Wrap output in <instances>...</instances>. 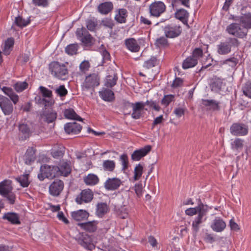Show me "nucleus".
<instances>
[{
	"mask_svg": "<svg viewBox=\"0 0 251 251\" xmlns=\"http://www.w3.org/2000/svg\"><path fill=\"white\" fill-rule=\"evenodd\" d=\"M40 90L43 95V96L48 98V99H43V101L45 103V106H49L51 105L52 103V100L50 98L52 95L51 91L43 86L40 87Z\"/></svg>",
	"mask_w": 251,
	"mask_h": 251,
	"instance_id": "72a5a7b5",
	"label": "nucleus"
},
{
	"mask_svg": "<svg viewBox=\"0 0 251 251\" xmlns=\"http://www.w3.org/2000/svg\"><path fill=\"white\" fill-rule=\"evenodd\" d=\"M49 69L51 75L58 79L65 80L68 77V70L63 64L52 62L50 64Z\"/></svg>",
	"mask_w": 251,
	"mask_h": 251,
	"instance_id": "f03ea898",
	"label": "nucleus"
},
{
	"mask_svg": "<svg viewBox=\"0 0 251 251\" xmlns=\"http://www.w3.org/2000/svg\"><path fill=\"white\" fill-rule=\"evenodd\" d=\"M127 11L125 8L117 10V13L115 16V20L120 24L126 23L127 17Z\"/></svg>",
	"mask_w": 251,
	"mask_h": 251,
	"instance_id": "bb28decb",
	"label": "nucleus"
},
{
	"mask_svg": "<svg viewBox=\"0 0 251 251\" xmlns=\"http://www.w3.org/2000/svg\"><path fill=\"white\" fill-rule=\"evenodd\" d=\"M238 62V60L235 57L228 58L226 60L221 61L222 65L227 64L231 67H234Z\"/></svg>",
	"mask_w": 251,
	"mask_h": 251,
	"instance_id": "603ef678",
	"label": "nucleus"
},
{
	"mask_svg": "<svg viewBox=\"0 0 251 251\" xmlns=\"http://www.w3.org/2000/svg\"><path fill=\"white\" fill-rule=\"evenodd\" d=\"M198 206L193 208H187L185 212L187 215L193 216L197 214H198L200 211L202 210V208H205L207 207V205L204 204L200 199H197Z\"/></svg>",
	"mask_w": 251,
	"mask_h": 251,
	"instance_id": "5701e85b",
	"label": "nucleus"
},
{
	"mask_svg": "<svg viewBox=\"0 0 251 251\" xmlns=\"http://www.w3.org/2000/svg\"><path fill=\"white\" fill-rule=\"evenodd\" d=\"M83 91L89 96H92L94 91V75H90L87 76L83 83Z\"/></svg>",
	"mask_w": 251,
	"mask_h": 251,
	"instance_id": "9d476101",
	"label": "nucleus"
},
{
	"mask_svg": "<svg viewBox=\"0 0 251 251\" xmlns=\"http://www.w3.org/2000/svg\"><path fill=\"white\" fill-rule=\"evenodd\" d=\"M115 211L117 214L122 219H125L127 217V209L125 206H121L120 208L115 207Z\"/></svg>",
	"mask_w": 251,
	"mask_h": 251,
	"instance_id": "5fc2aeb1",
	"label": "nucleus"
},
{
	"mask_svg": "<svg viewBox=\"0 0 251 251\" xmlns=\"http://www.w3.org/2000/svg\"><path fill=\"white\" fill-rule=\"evenodd\" d=\"M28 83L25 81H19L14 85L15 90L17 92H21L27 88Z\"/></svg>",
	"mask_w": 251,
	"mask_h": 251,
	"instance_id": "8fccbe9b",
	"label": "nucleus"
},
{
	"mask_svg": "<svg viewBox=\"0 0 251 251\" xmlns=\"http://www.w3.org/2000/svg\"><path fill=\"white\" fill-rule=\"evenodd\" d=\"M56 167L57 171L59 172V173H57L58 176H66L71 171L70 162L64 160L61 161L59 164V166H56Z\"/></svg>",
	"mask_w": 251,
	"mask_h": 251,
	"instance_id": "dca6fc26",
	"label": "nucleus"
},
{
	"mask_svg": "<svg viewBox=\"0 0 251 251\" xmlns=\"http://www.w3.org/2000/svg\"><path fill=\"white\" fill-rule=\"evenodd\" d=\"M174 96L173 95H165L161 100V103L165 106H168L174 100Z\"/></svg>",
	"mask_w": 251,
	"mask_h": 251,
	"instance_id": "052dcab7",
	"label": "nucleus"
},
{
	"mask_svg": "<svg viewBox=\"0 0 251 251\" xmlns=\"http://www.w3.org/2000/svg\"><path fill=\"white\" fill-rule=\"evenodd\" d=\"M175 17L180 20L184 24L188 25L189 13L186 10L183 8L176 9L175 13Z\"/></svg>",
	"mask_w": 251,
	"mask_h": 251,
	"instance_id": "b1692460",
	"label": "nucleus"
},
{
	"mask_svg": "<svg viewBox=\"0 0 251 251\" xmlns=\"http://www.w3.org/2000/svg\"><path fill=\"white\" fill-rule=\"evenodd\" d=\"M144 103H145V105H149L151 108H152L156 111H159L160 110V107L159 105L156 103V102L152 100H148L144 102Z\"/></svg>",
	"mask_w": 251,
	"mask_h": 251,
	"instance_id": "680f3d73",
	"label": "nucleus"
},
{
	"mask_svg": "<svg viewBox=\"0 0 251 251\" xmlns=\"http://www.w3.org/2000/svg\"><path fill=\"white\" fill-rule=\"evenodd\" d=\"M57 168L55 166L44 165L40 167V174H38V177L40 180H43L45 177L53 179L58 176Z\"/></svg>",
	"mask_w": 251,
	"mask_h": 251,
	"instance_id": "7ed1b4c3",
	"label": "nucleus"
},
{
	"mask_svg": "<svg viewBox=\"0 0 251 251\" xmlns=\"http://www.w3.org/2000/svg\"><path fill=\"white\" fill-rule=\"evenodd\" d=\"M55 92L60 96L62 97L67 94V90L64 86L61 85L55 89Z\"/></svg>",
	"mask_w": 251,
	"mask_h": 251,
	"instance_id": "338daca9",
	"label": "nucleus"
},
{
	"mask_svg": "<svg viewBox=\"0 0 251 251\" xmlns=\"http://www.w3.org/2000/svg\"><path fill=\"white\" fill-rule=\"evenodd\" d=\"M65 117L68 119H74L81 121V118L78 116L75 111L71 108L66 109L64 112Z\"/></svg>",
	"mask_w": 251,
	"mask_h": 251,
	"instance_id": "58836bf2",
	"label": "nucleus"
},
{
	"mask_svg": "<svg viewBox=\"0 0 251 251\" xmlns=\"http://www.w3.org/2000/svg\"><path fill=\"white\" fill-rule=\"evenodd\" d=\"M198 64L197 59L190 56L186 58L182 63V68L184 69H187L195 66Z\"/></svg>",
	"mask_w": 251,
	"mask_h": 251,
	"instance_id": "e433bc0d",
	"label": "nucleus"
},
{
	"mask_svg": "<svg viewBox=\"0 0 251 251\" xmlns=\"http://www.w3.org/2000/svg\"><path fill=\"white\" fill-rule=\"evenodd\" d=\"M16 180L23 187H27L29 184L28 175L24 174L16 178Z\"/></svg>",
	"mask_w": 251,
	"mask_h": 251,
	"instance_id": "ea45409f",
	"label": "nucleus"
},
{
	"mask_svg": "<svg viewBox=\"0 0 251 251\" xmlns=\"http://www.w3.org/2000/svg\"><path fill=\"white\" fill-rule=\"evenodd\" d=\"M226 31L232 35L240 38L245 37L248 33V30H244L241 27V24L232 23L226 27Z\"/></svg>",
	"mask_w": 251,
	"mask_h": 251,
	"instance_id": "39448f33",
	"label": "nucleus"
},
{
	"mask_svg": "<svg viewBox=\"0 0 251 251\" xmlns=\"http://www.w3.org/2000/svg\"><path fill=\"white\" fill-rule=\"evenodd\" d=\"M78 225L81 228L90 232H93L94 230V223L93 221L84 223H79Z\"/></svg>",
	"mask_w": 251,
	"mask_h": 251,
	"instance_id": "de8ad7c7",
	"label": "nucleus"
},
{
	"mask_svg": "<svg viewBox=\"0 0 251 251\" xmlns=\"http://www.w3.org/2000/svg\"><path fill=\"white\" fill-rule=\"evenodd\" d=\"M45 120L48 123H52L56 118V113L52 109L44 114Z\"/></svg>",
	"mask_w": 251,
	"mask_h": 251,
	"instance_id": "3c124183",
	"label": "nucleus"
},
{
	"mask_svg": "<svg viewBox=\"0 0 251 251\" xmlns=\"http://www.w3.org/2000/svg\"><path fill=\"white\" fill-rule=\"evenodd\" d=\"M230 132L234 136H245L248 133V127L243 123H233L230 127Z\"/></svg>",
	"mask_w": 251,
	"mask_h": 251,
	"instance_id": "423d86ee",
	"label": "nucleus"
},
{
	"mask_svg": "<svg viewBox=\"0 0 251 251\" xmlns=\"http://www.w3.org/2000/svg\"><path fill=\"white\" fill-rule=\"evenodd\" d=\"M14 44V40L13 38H9L5 41L3 47V52L5 55H8L11 51Z\"/></svg>",
	"mask_w": 251,
	"mask_h": 251,
	"instance_id": "c9c22d12",
	"label": "nucleus"
},
{
	"mask_svg": "<svg viewBox=\"0 0 251 251\" xmlns=\"http://www.w3.org/2000/svg\"><path fill=\"white\" fill-rule=\"evenodd\" d=\"M166 10L165 4L160 1H155L149 6V11L151 15L158 17Z\"/></svg>",
	"mask_w": 251,
	"mask_h": 251,
	"instance_id": "0eeeda50",
	"label": "nucleus"
},
{
	"mask_svg": "<svg viewBox=\"0 0 251 251\" xmlns=\"http://www.w3.org/2000/svg\"><path fill=\"white\" fill-rule=\"evenodd\" d=\"M84 182L87 185L93 186L94 185V174H89L84 177Z\"/></svg>",
	"mask_w": 251,
	"mask_h": 251,
	"instance_id": "13d9d810",
	"label": "nucleus"
},
{
	"mask_svg": "<svg viewBox=\"0 0 251 251\" xmlns=\"http://www.w3.org/2000/svg\"><path fill=\"white\" fill-rule=\"evenodd\" d=\"M242 90L243 94L246 96L251 99V83L246 84Z\"/></svg>",
	"mask_w": 251,
	"mask_h": 251,
	"instance_id": "e2e57ef3",
	"label": "nucleus"
},
{
	"mask_svg": "<svg viewBox=\"0 0 251 251\" xmlns=\"http://www.w3.org/2000/svg\"><path fill=\"white\" fill-rule=\"evenodd\" d=\"M134 190L138 197L140 198L142 196L143 186L141 183L136 184L134 186Z\"/></svg>",
	"mask_w": 251,
	"mask_h": 251,
	"instance_id": "69168bd1",
	"label": "nucleus"
},
{
	"mask_svg": "<svg viewBox=\"0 0 251 251\" xmlns=\"http://www.w3.org/2000/svg\"><path fill=\"white\" fill-rule=\"evenodd\" d=\"M125 45L126 47L132 52H137L140 50V46L137 41L133 38L126 39Z\"/></svg>",
	"mask_w": 251,
	"mask_h": 251,
	"instance_id": "c85d7f7f",
	"label": "nucleus"
},
{
	"mask_svg": "<svg viewBox=\"0 0 251 251\" xmlns=\"http://www.w3.org/2000/svg\"><path fill=\"white\" fill-rule=\"evenodd\" d=\"M118 79V76L116 73L114 74L113 75H107L104 81V86H106L107 88H112L116 84Z\"/></svg>",
	"mask_w": 251,
	"mask_h": 251,
	"instance_id": "f704fd0d",
	"label": "nucleus"
},
{
	"mask_svg": "<svg viewBox=\"0 0 251 251\" xmlns=\"http://www.w3.org/2000/svg\"><path fill=\"white\" fill-rule=\"evenodd\" d=\"M208 211V206L205 208H202V210L198 214L197 216L192 222V226L193 231L195 233H197L199 230L200 225L206 220V218H204L207 214Z\"/></svg>",
	"mask_w": 251,
	"mask_h": 251,
	"instance_id": "6e6552de",
	"label": "nucleus"
},
{
	"mask_svg": "<svg viewBox=\"0 0 251 251\" xmlns=\"http://www.w3.org/2000/svg\"><path fill=\"white\" fill-rule=\"evenodd\" d=\"M99 93L101 99L105 101L111 102L115 100L114 92L108 88H102Z\"/></svg>",
	"mask_w": 251,
	"mask_h": 251,
	"instance_id": "412c9836",
	"label": "nucleus"
},
{
	"mask_svg": "<svg viewBox=\"0 0 251 251\" xmlns=\"http://www.w3.org/2000/svg\"><path fill=\"white\" fill-rule=\"evenodd\" d=\"M76 35L77 39L86 45H89L92 40L91 35L83 28L77 29Z\"/></svg>",
	"mask_w": 251,
	"mask_h": 251,
	"instance_id": "f8f14e48",
	"label": "nucleus"
},
{
	"mask_svg": "<svg viewBox=\"0 0 251 251\" xmlns=\"http://www.w3.org/2000/svg\"><path fill=\"white\" fill-rule=\"evenodd\" d=\"M122 184V181L117 177L108 178L104 183L105 188L108 191H114L119 188Z\"/></svg>",
	"mask_w": 251,
	"mask_h": 251,
	"instance_id": "4468645a",
	"label": "nucleus"
},
{
	"mask_svg": "<svg viewBox=\"0 0 251 251\" xmlns=\"http://www.w3.org/2000/svg\"><path fill=\"white\" fill-rule=\"evenodd\" d=\"M2 219L7 220L12 224L18 225L20 224L19 215L14 212H7L5 213Z\"/></svg>",
	"mask_w": 251,
	"mask_h": 251,
	"instance_id": "a878e982",
	"label": "nucleus"
},
{
	"mask_svg": "<svg viewBox=\"0 0 251 251\" xmlns=\"http://www.w3.org/2000/svg\"><path fill=\"white\" fill-rule=\"evenodd\" d=\"M167 37L161 36L156 39L154 45L158 48H165L169 46Z\"/></svg>",
	"mask_w": 251,
	"mask_h": 251,
	"instance_id": "79ce46f5",
	"label": "nucleus"
},
{
	"mask_svg": "<svg viewBox=\"0 0 251 251\" xmlns=\"http://www.w3.org/2000/svg\"><path fill=\"white\" fill-rule=\"evenodd\" d=\"M64 187L63 182L60 180L53 181L49 187V192L50 195L57 196L62 191Z\"/></svg>",
	"mask_w": 251,
	"mask_h": 251,
	"instance_id": "ddd939ff",
	"label": "nucleus"
},
{
	"mask_svg": "<svg viewBox=\"0 0 251 251\" xmlns=\"http://www.w3.org/2000/svg\"><path fill=\"white\" fill-rule=\"evenodd\" d=\"M0 107L5 115H10L13 110L12 104L7 98L3 97L0 98Z\"/></svg>",
	"mask_w": 251,
	"mask_h": 251,
	"instance_id": "6ab92c4d",
	"label": "nucleus"
},
{
	"mask_svg": "<svg viewBox=\"0 0 251 251\" xmlns=\"http://www.w3.org/2000/svg\"><path fill=\"white\" fill-rule=\"evenodd\" d=\"M113 8V3L111 2H105L100 4L98 7L99 12L102 14H107Z\"/></svg>",
	"mask_w": 251,
	"mask_h": 251,
	"instance_id": "7c9ffc66",
	"label": "nucleus"
},
{
	"mask_svg": "<svg viewBox=\"0 0 251 251\" xmlns=\"http://www.w3.org/2000/svg\"><path fill=\"white\" fill-rule=\"evenodd\" d=\"M143 167L140 164L135 167L134 171V179L135 180H138L140 178L143 173Z\"/></svg>",
	"mask_w": 251,
	"mask_h": 251,
	"instance_id": "6e6d98bb",
	"label": "nucleus"
},
{
	"mask_svg": "<svg viewBox=\"0 0 251 251\" xmlns=\"http://www.w3.org/2000/svg\"><path fill=\"white\" fill-rule=\"evenodd\" d=\"M244 140L236 138L231 143V148L233 151H240L243 148Z\"/></svg>",
	"mask_w": 251,
	"mask_h": 251,
	"instance_id": "4c0bfd02",
	"label": "nucleus"
},
{
	"mask_svg": "<svg viewBox=\"0 0 251 251\" xmlns=\"http://www.w3.org/2000/svg\"><path fill=\"white\" fill-rule=\"evenodd\" d=\"M163 31L166 37L174 38L181 34L182 28L179 24H171L166 25L163 28Z\"/></svg>",
	"mask_w": 251,
	"mask_h": 251,
	"instance_id": "20e7f679",
	"label": "nucleus"
},
{
	"mask_svg": "<svg viewBox=\"0 0 251 251\" xmlns=\"http://www.w3.org/2000/svg\"><path fill=\"white\" fill-rule=\"evenodd\" d=\"M11 181L4 180L0 183V194L2 196L12 191Z\"/></svg>",
	"mask_w": 251,
	"mask_h": 251,
	"instance_id": "cd10ccee",
	"label": "nucleus"
},
{
	"mask_svg": "<svg viewBox=\"0 0 251 251\" xmlns=\"http://www.w3.org/2000/svg\"><path fill=\"white\" fill-rule=\"evenodd\" d=\"M81 129V126L80 124L75 122L69 123L64 126V130L68 134H77Z\"/></svg>",
	"mask_w": 251,
	"mask_h": 251,
	"instance_id": "4be33fe9",
	"label": "nucleus"
},
{
	"mask_svg": "<svg viewBox=\"0 0 251 251\" xmlns=\"http://www.w3.org/2000/svg\"><path fill=\"white\" fill-rule=\"evenodd\" d=\"M235 21H239L242 26L248 30L251 28V13H248L237 17Z\"/></svg>",
	"mask_w": 251,
	"mask_h": 251,
	"instance_id": "a211bd4d",
	"label": "nucleus"
},
{
	"mask_svg": "<svg viewBox=\"0 0 251 251\" xmlns=\"http://www.w3.org/2000/svg\"><path fill=\"white\" fill-rule=\"evenodd\" d=\"M2 92L8 96L14 104H16L19 100V97L13 91V90L7 87H3L1 88Z\"/></svg>",
	"mask_w": 251,
	"mask_h": 251,
	"instance_id": "473e14b6",
	"label": "nucleus"
},
{
	"mask_svg": "<svg viewBox=\"0 0 251 251\" xmlns=\"http://www.w3.org/2000/svg\"><path fill=\"white\" fill-rule=\"evenodd\" d=\"M226 227V224L220 217H216L211 225V228L215 232L223 231Z\"/></svg>",
	"mask_w": 251,
	"mask_h": 251,
	"instance_id": "aec40b11",
	"label": "nucleus"
},
{
	"mask_svg": "<svg viewBox=\"0 0 251 251\" xmlns=\"http://www.w3.org/2000/svg\"><path fill=\"white\" fill-rule=\"evenodd\" d=\"M19 129L23 139H26L28 137L30 134V130L27 125L20 124L19 126Z\"/></svg>",
	"mask_w": 251,
	"mask_h": 251,
	"instance_id": "a19ab883",
	"label": "nucleus"
},
{
	"mask_svg": "<svg viewBox=\"0 0 251 251\" xmlns=\"http://www.w3.org/2000/svg\"><path fill=\"white\" fill-rule=\"evenodd\" d=\"M133 103L129 101H125L124 103L123 110L126 114H129L132 110Z\"/></svg>",
	"mask_w": 251,
	"mask_h": 251,
	"instance_id": "0e129e2a",
	"label": "nucleus"
},
{
	"mask_svg": "<svg viewBox=\"0 0 251 251\" xmlns=\"http://www.w3.org/2000/svg\"><path fill=\"white\" fill-rule=\"evenodd\" d=\"M71 216L75 220L80 221L87 219L89 216V214L85 210H79L72 212Z\"/></svg>",
	"mask_w": 251,
	"mask_h": 251,
	"instance_id": "2f4dec72",
	"label": "nucleus"
},
{
	"mask_svg": "<svg viewBox=\"0 0 251 251\" xmlns=\"http://www.w3.org/2000/svg\"><path fill=\"white\" fill-rule=\"evenodd\" d=\"M35 159L34 151L33 148L27 150L25 154V160L26 164H29Z\"/></svg>",
	"mask_w": 251,
	"mask_h": 251,
	"instance_id": "c03bdc74",
	"label": "nucleus"
},
{
	"mask_svg": "<svg viewBox=\"0 0 251 251\" xmlns=\"http://www.w3.org/2000/svg\"><path fill=\"white\" fill-rule=\"evenodd\" d=\"M240 44V42L237 38L229 37L217 46V51L220 55H226L231 52L232 48H238Z\"/></svg>",
	"mask_w": 251,
	"mask_h": 251,
	"instance_id": "f257e3e1",
	"label": "nucleus"
},
{
	"mask_svg": "<svg viewBox=\"0 0 251 251\" xmlns=\"http://www.w3.org/2000/svg\"><path fill=\"white\" fill-rule=\"evenodd\" d=\"M159 63V61L154 56H151V58L145 61L144 64V67L147 69H150L157 65Z\"/></svg>",
	"mask_w": 251,
	"mask_h": 251,
	"instance_id": "a18cd8bd",
	"label": "nucleus"
},
{
	"mask_svg": "<svg viewBox=\"0 0 251 251\" xmlns=\"http://www.w3.org/2000/svg\"><path fill=\"white\" fill-rule=\"evenodd\" d=\"M109 210V207L105 202H99L97 204L96 215L100 218H102Z\"/></svg>",
	"mask_w": 251,
	"mask_h": 251,
	"instance_id": "c756f323",
	"label": "nucleus"
},
{
	"mask_svg": "<svg viewBox=\"0 0 251 251\" xmlns=\"http://www.w3.org/2000/svg\"><path fill=\"white\" fill-rule=\"evenodd\" d=\"M93 198V193L89 189H85L81 191L76 199L75 201L77 204H81L83 203L90 202Z\"/></svg>",
	"mask_w": 251,
	"mask_h": 251,
	"instance_id": "1a4fd4ad",
	"label": "nucleus"
},
{
	"mask_svg": "<svg viewBox=\"0 0 251 251\" xmlns=\"http://www.w3.org/2000/svg\"><path fill=\"white\" fill-rule=\"evenodd\" d=\"M202 104L205 107H209V109L212 111H219L221 109L220 102L214 100L202 99Z\"/></svg>",
	"mask_w": 251,
	"mask_h": 251,
	"instance_id": "393cba45",
	"label": "nucleus"
},
{
	"mask_svg": "<svg viewBox=\"0 0 251 251\" xmlns=\"http://www.w3.org/2000/svg\"><path fill=\"white\" fill-rule=\"evenodd\" d=\"M145 103L144 102L140 101L133 103L132 107V113L131 117L135 120L139 119L141 116V111L145 109ZM146 110L147 109H145Z\"/></svg>",
	"mask_w": 251,
	"mask_h": 251,
	"instance_id": "2eb2a0df",
	"label": "nucleus"
},
{
	"mask_svg": "<svg viewBox=\"0 0 251 251\" xmlns=\"http://www.w3.org/2000/svg\"><path fill=\"white\" fill-rule=\"evenodd\" d=\"M30 23L29 19H24L21 17L19 16L15 18L14 24L20 27H23L27 25Z\"/></svg>",
	"mask_w": 251,
	"mask_h": 251,
	"instance_id": "49530a36",
	"label": "nucleus"
},
{
	"mask_svg": "<svg viewBox=\"0 0 251 251\" xmlns=\"http://www.w3.org/2000/svg\"><path fill=\"white\" fill-rule=\"evenodd\" d=\"M100 25L112 29L114 26V24L111 19L106 18L101 21Z\"/></svg>",
	"mask_w": 251,
	"mask_h": 251,
	"instance_id": "4d7b16f0",
	"label": "nucleus"
},
{
	"mask_svg": "<svg viewBox=\"0 0 251 251\" xmlns=\"http://www.w3.org/2000/svg\"><path fill=\"white\" fill-rule=\"evenodd\" d=\"M151 146L147 145L144 148L135 150L131 154V159L133 161H139L142 157L147 155L151 151Z\"/></svg>",
	"mask_w": 251,
	"mask_h": 251,
	"instance_id": "9b49d317",
	"label": "nucleus"
},
{
	"mask_svg": "<svg viewBox=\"0 0 251 251\" xmlns=\"http://www.w3.org/2000/svg\"><path fill=\"white\" fill-rule=\"evenodd\" d=\"M78 242L79 244L89 251H92L93 249H94L93 238L88 234L83 235L82 238L79 239Z\"/></svg>",
	"mask_w": 251,
	"mask_h": 251,
	"instance_id": "f3484780",
	"label": "nucleus"
},
{
	"mask_svg": "<svg viewBox=\"0 0 251 251\" xmlns=\"http://www.w3.org/2000/svg\"><path fill=\"white\" fill-rule=\"evenodd\" d=\"M203 55L202 50L200 48H197L194 50L191 56L198 60L199 58L202 57Z\"/></svg>",
	"mask_w": 251,
	"mask_h": 251,
	"instance_id": "bf43d9fd",
	"label": "nucleus"
},
{
	"mask_svg": "<svg viewBox=\"0 0 251 251\" xmlns=\"http://www.w3.org/2000/svg\"><path fill=\"white\" fill-rule=\"evenodd\" d=\"M115 166V162L113 160H106L103 162V168L105 171L113 172Z\"/></svg>",
	"mask_w": 251,
	"mask_h": 251,
	"instance_id": "37998d69",
	"label": "nucleus"
},
{
	"mask_svg": "<svg viewBox=\"0 0 251 251\" xmlns=\"http://www.w3.org/2000/svg\"><path fill=\"white\" fill-rule=\"evenodd\" d=\"M78 45L76 44H73L68 45L65 48V52L69 55H73L77 53Z\"/></svg>",
	"mask_w": 251,
	"mask_h": 251,
	"instance_id": "09e8293b",
	"label": "nucleus"
},
{
	"mask_svg": "<svg viewBox=\"0 0 251 251\" xmlns=\"http://www.w3.org/2000/svg\"><path fill=\"white\" fill-rule=\"evenodd\" d=\"M185 109L182 107L176 108L174 111V113L177 118H180L184 115Z\"/></svg>",
	"mask_w": 251,
	"mask_h": 251,
	"instance_id": "774afa93",
	"label": "nucleus"
},
{
	"mask_svg": "<svg viewBox=\"0 0 251 251\" xmlns=\"http://www.w3.org/2000/svg\"><path fill=\"white\" fill-rule=\"evenodd\" d=\"M120 161L122 165V170H126L128 167L129 164L127 155L126 153L122 154L120 157Z\"/></svg>",
	"mask_w": 251,
	"mask_h": 251,
	"instance_id": "864d4df0",
	"label": "nucleus"
}]
</instances>
